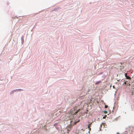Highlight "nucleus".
Returning <instances> with one entry per match:
<instances>
[{
    "label": "nucleus",
    "instance_id": "obj_2",
    "mask_svg": "<svg viewBox=\"0 0 134 134\" xmlns=\"http://www.w3.org/2000/svg\"><path fill=\"white\" fill-rule=\"evenodd\" d=\"M72 127L71 125H69L67 126L66 129H65L63 131L64 132V134H68L69 131L71 129Z\"/></svg>",
    "mask_w": 134,
    "mask_h": 134
},
{
    "label": "nucleus",
    "instance_id": "obj_10",
    "mask_svg": "<svg viewBox=\"0 0 134 134\" xmlns=\"http://www.w3.org/2000/svg\"><path fill=\"white\" fill-rule=\"evenodd\" d=\"M126 82H127V81H126L125 82H124V84H125V85L126 84Z\"/></svg>",
    "mask_w": 134,
    "mask_h": 134
},
{
    "label": "nucleus",
    "instance_id": "obj_7",
    "mask_svg": "<svg viewBox=\"0 0 134 134\" xmlns=\"http://www.w3.org/2000/svg\"><path fill=\"white\" fill-rule=\"evenodd\" d=\"M125 76L126 77L127 76V74L126 73H125Z\"/></svg>",
    "mask_w": 134,
    "mask_h": 134
},
{
    "label": "nucleus",
    "instance_id": "obj_12",
    "mask_svg": "<svg viewBox=\"0 0 134 134\" xmlns=\"http://www.w3.org/2000/svg\"><path fill=\"white\" fill-rule=\"evenodd\" d=\"M96 83H98V82H96Z\"/></svg>",
    "mask_w": 134,
    "mask_h": 134
},
{
    "label": "nucleus",
    "instance_id": "obj_14",
    "mask_svg": "<svg viewBox=\"0 0 134 134\" xmlns=\"http://www.w3.org/2000/svg\"><path fill=\"white\" fill-rule=\"evenodd\" d=\"M117 134H119L118 133H117Z\"/></svg>",
    "mask_w": 134,
    "mask_h": 134
},
{
    "label": "nucleus",
    "instance_id": "obj_8",
    "mask_svg": "<svg viewBox=\"0 0 134 134\" xmlns=\"http://www.w3.org/2000/svg\"><path fill=\"white\" fill-rule=\"evenodd\" d=\"M108 106L107 105H105V108H107L108 107Z\"/></svg>",
    "mask_w": 134,
    "mask_h": 134
},
{
    "label": "nucleus",
    "instance_id": "obj_5",
    "mask_svg": "<svg viewBox=\"0 0 134 134\" xmlns=\"http://www.w3.org/2000/svg\"><path fill=\"white\" fill-rule=\"evenodd\" d=\"M58 125V123H55L54 125V126H56Z\"/></svg>",
    "mask_w": 134,
    "mask_h": 134
},
{
    "label": "nucleus",
    "instance_id": "obj_9",
    "mask_svg": "<svg viewBox=\"0 0 134 134\" xmlns=\"http://www.w3.org/2000/svg\"><path fill=\"white\" fill-rule=\"evenodd\" d=\"M107 113V111H104V113H105V114H106Z\"/></svg>",
    "mask_w": 134,
    "mask_h": 134
},
{
    "label": "nucleus",
    "instance_id": "obj_6",
    "mask_svg": "<svg viewBox=\"0 0 134 134\" xmlns=\"http://www.w3.org/2000/svg\"><path fill=\"white\" fill-rule=\"evenodd\" d=\"M126 77L127 79H131V78L130 77L128 76Z\"/></svg>",
    "mask_w": 134,
    "mask_h": 134
},
{
    "label": "nucleus",
    "instance_id": "obj_4",
    "mask_svg": "<svg viewBox=\"0 0 134 134\" xmlns=\"http://www.w3.org/2000/svg\"><path fill=\"white\" fill-rule=\"evenodd\" d=\"M92 123L91 122L90 123H89V124L88 126V128L89 129H91V128H90V127L91 126V125Z\"/></svg>",
    "mask_w": 134,
    "mask_h": 134
},
{
    "label": "nucleus",
    "instance_id": "obj_1",
    "mask_svg": "<svg viewBox=\"0 0 134 134\" xmlns=\"http://www.w3.org/2000/svg\"><path fill=\"white\" fill-rule=\"evenodd\" d=\"M134 130V127L132 126H129L126 128V131L124 134H132V131Z\"/></svg>",
    "mask_w": 134,
    "mask_h": 134
},
{
    "label": "nucleus",
    "instance_id": "obj_13",
    "mask_svg": "<svg viewBox=\"0 0 134 134\" xmlns=\"http://www.w3.org/2000/svg\"><path fill=\"white\" fill-rule=\"evenodd\" d=\"M130 84H129V86H130Z\"/></svg>",
    "mask_w": 134,
    "mask_h": 134
},
{
    "label": "nucleus",
    "instance_id": "obj_11",
    "mask_svg": "<svg viewBox=\"0 0 134 134\" xmlns=\"http://www.w3.org/2000/svg\"><path fill=\"white\" fill-rule=\"evenodd\" d=\"M102 126V125L101 124L100 126L101 127Z\"/></svg>",
    "mask_w": 134,
    "mask_h": 134
},
{
    "label": "nucleus",
    "instance_id": "obj_3",
    "mask_svg": "<svg viewBox=\"0 0 134 134\" xmlns=\"http://www.w3.org/2000/svg\"><path fill=\"white\" fill-rule=\"evenodd\" d=\"M80 109H78L77 111H76L74 113V114L75 115L76 114H77V113H78L80 111Z\"/></svg>",
    "mask_w": 134,
    "mask_h": 134
}]
</instances>
